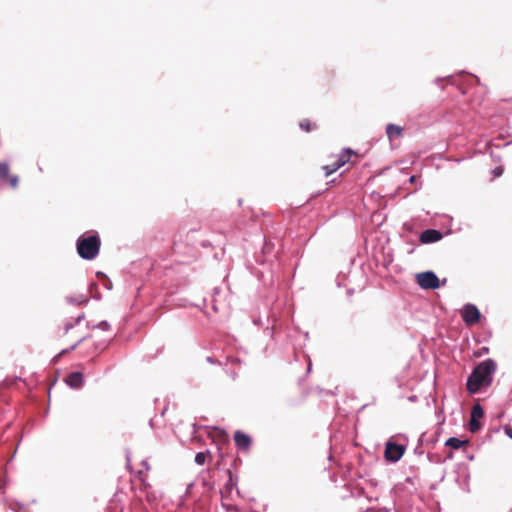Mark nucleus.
Returning a JSON list of instances; mask_svg holds the SVG:
<instances>
[{
  "label": "nucleus",
  "mask_w": 512,
  "mask_h": 512,
  "mask_svg": "<svg viewBox=\"0 0 512 512\" xmlns=\"http://www.w3.org/2000/svg\"><path fill=\"white\" fill-rule=\"evenodd\" d=\"M496 367V362L492 359H487L479 363L468 377L466 384L468 392L475 394L479 392L482 387L490 386Z\"/></svg>",
  "instance_id": "obj_1"
},
{
  "label": "nucleus",
  "mask_w": 512,
  "mask_h": 512,
  "mask_svg": "<svg viewBox=\"0 0 512 512\" xmlns=\"http://www.w3.org/2000/svg\"><path fill=\"white\" fill-rule=\"evenodd\" d=\"M101 240L97 234L82 235L77 240V252L85 260L95 259L100 251Z\"/></svg>",
  "instance_id": "obj_2"
},
{
  "label": "nucleus",
  "mask_w": 512,
  "mask_h": 512,
  "mask_svg": "<svg viewBox=\"0 0 512 512\" xmlns=\"http://www.w3.org/2000/svg\"><path fill=\"white\" fill-rule=\"evenodd\" d=\"M416 281L423 289H437L440 286L439 278L432 271L418 273L416 275Z\"/></svg>",
  "instance_id": "obj_3"
},
{
  "label": "nucleus",
  "mask_w": 512,
  "mask_h": 512,
  "mask_svg": "<svg viewBox=\"0 0 512 512\" xmlns=\"http://www.w3.org/2000/svg\"><path fill=\"white\" fill-rule=\"evenodd\" d=\"M463 321L467 325L477 324L480 320V311L473 304H466L461 312Z\"/></svg>",
  "instance_id": "obj_4"
},
{
  "label": "nucleus",
  "mask_w": 512,
  "mask_h": 512,
  "mask_svg": "<svg viewBox=\"0 0 512 512\" xmlns=\"http://www.w3.org/2000/svg\"><path fill=\"white\" fill-rule=\"evenodd\" d=\"M405 447L394 442H387L385 447V458L387 461L396 462L404 454Z\"/></svg>",
  "instance_id": "obj_5"
},
{
  "label": "nucleus",
  "mask_w": 512,
  "mask_h": 512,
  "mask_svg": "<svg viewBox=\"0 0 512 512\" xmlns=\"http://www.w3.org/2000/svg\"><path fill=\"white\" fill-rule=\"evenodd\" d=\"M0 180L8 183L13 189L19 184V177L10 173V167L6 162H0Z\"/></svg>",
  "instance_id": "obj_6"
},
{
  "label": "nucleus",
  "mask_w": 512,
  "mask_h": 512,
  "mask_svg": "<svg viewBox=\"0 0 512 512\" xmlns=\"http://www.w3.org/2000/svg\"><path fill=\"white\" fill-rule=\"evenodd\" d=\"M70 334L73 340L71 349H74L79 343H81L86 338V335L80 332L79 329L73 324L66 325L65 328V335L69 336Z\"/></svg>",
  "instance_id": "obj_7"
},
{
  "label": "nucleus",
  "mask_w": 512,
  "mask_h": 512,
  "mask_svg": "<svg viewBox=\"0 0 512 512\" xmlns=\"http://www.w3.org/2000/svg\"><path fill=\"white\" fill-rule=\"evenodd\" d=\"M442 238L441 232L434 229H427L420 235V241L422 243H433L439 241Z\"/></svg>",
  "instance_id": "obj_8"
},
{
  "label": "nucleus",
  "mask_w": 512,
  "mask_h": 512,
  "mask_svg": "<svg viewBox=\"0 0 512 512\" xmlns=\"http://www.w3.org/2000/svg\"><path fill=\"white\" fill-rule=\"evenodd\" d=\"M234 441L236 446L242 450H247L251 445V438L241 431L235 433Z\"/></svg>",
  "instance_id": "obj_9"
},
{
  "label": "nucleus",
  "mask_w": 512,
  "mask_h": 512,
  "mask_svg": "<svg viewBox=\"0 0 512 512\" xmlns=\"http://www.w3.org/2000/svg\"><path fill=\"white\" fill-rule=\"evenodd\" d=\"M386 134L388 139L393 141L403 136V128L399 125L390 123L386 126Z\"/></svg>",
  "instance_id": "obj_10"
},
{
  "label": "nucleus",
  "mask_w": 512,
  "mask_h": 512,
  "mask_svg": "<svg viewBox=\"0 0 512 512\" xmlns=\"http://www.w3.org/2000/svg\"><path fill=\"white\" fill-rule=\"evenodd\" d=\"M66 383L72 388H80L83 384V375L80 372L70 373L66 378Z\"/></svg>",
  "instance_id": "obj_11"
},
{
  "label": "nucleus",
  "mask_w": 512,
  "mask_h": 512,
  "mask_svg": "<svg viewBox=\"0 0 512 512\" xmlns=\"http://www.w3.org/2000/svg\"><path fill=\"white\" fill-rule=\"evenodd\" d=\"M354 154L355 152L351 149H344L339 155L335 157L336 159L334 162L337 163L341 168L350 161L351 156Z\"/></svg>",
  "instance_id": "obj_12"
},
{
  "label": "nucleus",
  "mask_w": 512,
  "mask_h": 512,
  "mask_svg": "<svg viewBox=\"0 0 512 512\" xmlns=\"http://www.w3.org/2000/svg\"><path fill=\"white\" fill-rule=\"evenodd\" d=\"M467 444V440H460L456 437L449 438L445 443L446 446L451 447L452 449H459Z\"/></svg>",
  "instance_id": "obj_13"
},
{
  "label": "nucleus",
  "mask_w": 512,
  "mask_h": 512,
  "mask_svg": "<svg viewBox=\"0 0 512 512\" xmlns=\"http://www.w3.org/2000/svg\"><path fill=\"white\" fill-rule=\"evenodd\" d=\"M299 126L305 132H311L317 128L316 123L311 122L309 119H303L299 122Z\"/></svg>",
  "instance_id": "obj_14"
},
{
  "label": "nucleus",
  "mask_w": 512,
  "mask_h": 512,
  "mask_svg": "<svg viewBox=\"0 0 512 512\" xmlns=\"http://www.w3.org/2000/svg\"><path fill=\"white\" fill-rule=\"evenodd\" d=\"M483 416H484V410L481 407V405L480 404L474 405L472 408V411H471V417L475 418V419H480Z\"/></svg>",
  "instance_id": "obj_15"
},
{
  "label": "nucleus",
  "mask_w": 512,
  "mask_h": 512,
  "mask_svg": "<svg viewBox=\"0 0 512 512\" xmlns=\"http://www.w3.org/2000/svg\"><path fill=\"white\" fill-rule=\"evenodd\" d=\"M339 165L335 162H332L331 164L324 165L322 169L325 171L326 177L330 176L332 173L336 172L339 169Z\"/></svg>",
  "instance_id": "obj_16"
},
{
  "label": "nucleus",
  "mask_w": 512,
  "mask_h": 512,
  "mask_svg": "<svg viewBox=\"0 0 512 512\" xmlns=\"http://www.w3.org/2000/svg\"><path fill=\"white\" fill-rule=\"evenodd\" d=\"M339 165L335 162H332L331 164L324 165L322 169L325 171L326 177L330 176L332 173L336 172L339 169Z\"/></svg>",
  "instance_id": "obj_17"
},
{
  "label": "nucleus",
  "mask_w": 512,
  "mask_h": 512,
  "mask_svg": "<svg viewBox=\"0 0 512 512\" xmlns=\"http://www.w3.org/2000/svg\"><path fill=\"white\" fill-rule=\"evenodd\" d=\"M68 301L75 305H82L88 301L87 297L84 295H78L77 297H69Z\"/></svg>",
  "instance_id": "obj_18"
},
{
  "label": "nucleus",
  "mask_w": 512,
  "mask_h": 512,
  "mask_svg": "<svg viewBox=\"0 0 512 512\" xmlns=\"http://www.w3.org/2000/svg\"><path fill=\"white\" fill-rule=\"evenodd\" d=\"M481 428V424L479 419L472 418L470 419L469 429L472 433L477 432Z\"/></svg>",
  "instance_id": "obj_19"
},
{
  "label": "nucleus",
  "mask_w": 512,
  "mask_h": 512,
  "mask_svg": "<svg viewBox=\"0 0 512 512\" xmlns=\"http://www.w3.org/2000/svg\"><path fill=\"white\" fill-rule=\"evenodd\" d=\"M208 455H209V452H198L195 456V462L198 465H203L205 463Z\"/></svg>",
  "instance_id": "obj_20"
},
{
  "label": "nucleus",
  "mask_w": 512,
  "mask_h": 512,
  "mask_svg": "<svg viewBox=\"0 0 512 512\" xmlns=\"http://www.w3.org/2000/svg\"><path fill=\"white\" fill-rule=\"evenodd\" d=\"M142 466H143V469H140L138 471V474H140V475L143 474L144 470L148 471L150 468L147 461H145V460L142 461Z\"/></svg>",
  "instance_id": "obj_21"
},
{
  "label": "nucleus",
  "mask_w": 512,
  "mask_h": 512,
  "mask_svg": "<svg viewBox=\"0 0 512 512\" xmlns=\"http://www.w3.org/2000/svg\"><path fill=\"white\" fill-rule=\"evenodd\" d=\"M503 173V168L502 167H496L494 170H493V174L495 177H499L501 176Z\"/></svg>",
  "instance_id": "obj_22"
},
{
  "label": "nucleus",
  "mask_w": 512,
  "mask_h": 512,
  "mask_svg": "<svg viewBox=\"0 0 512 512\" xmlns=\"http://www.w3.org/2000/svg\"><path fill=\"white\" fill-rule=\"evenodd\" d=\"M226 512H239V509L236 506L230 505L226 507Z\"/></svg>",
  "instance_id": "obj_23"
},
{
  "label": "nucleus",
  "mask_w": 512,
  "mask_h": 512,
  "mask_svg": "<svg viewBox=\"0 0 512 512\" xmlns=\"http://www.w3.org/2000/svg\"><path fill=\"white\" fill-rule=\"evenodd\" d=\"M505 433L507 434V436H508L509 438H511V439H512V427H510V426H506V427H505Z\"/></svg>",
  "instance_id": "obj_24"
},
{
  "label": "nucleus",
  "mask_w": 512,
  "mask_h": 512,
  "mask_svg": "<svg viewBox=\"0 0 512 512\" xmlns=\"http://www.w3.org/2000/svg\"><path fill=\"white\" fill-rule=\"evenodd\" d=\"M100 326H101L102 329H108L109 328V324L107 322H105V321L101 322Z\"/></svg>",
  "instance_id": "obj_25"
}]
</instances>
